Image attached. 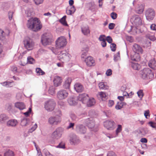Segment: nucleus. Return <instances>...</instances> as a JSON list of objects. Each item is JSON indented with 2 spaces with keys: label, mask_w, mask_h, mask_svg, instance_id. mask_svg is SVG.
Returning a JSON list of instances; mask_svg holds the SVG:
<instances>
[{
  "label": "nucleus",
  "mask_w": 156,
  "mask_h": 156,
  "mask_svg": "<svg viewBox=\"0 0 156 156\" xmlns=\"http://www.w3.org/2000/svg\"><path fill=\"white\" fill-rule=\"evenodd\" d=\"M26 25L29 29L35 32L40 30L42 27L40 21L36 17L29 18L27 20Z\"/></svg>",
  "instance_id": "nucleus-1"
},
{
  "label": "nucleus",
  "mask_w": 156,
  "mask_h": 156,
  "mask_svg": "<svg viewBox=\"0 0 156 156\" xmlns=\"http://www.w3.org/2000/svg\"><path fill=\"white\" fill-rule=\"evenodd\" d=\"M141 77L144 79H152L154 77V73L148 68H145L141 70L140 73Z\"/></svg>",
  "instance_id": "nucleus-2"
},
{
  "label": "nucleus",
  "mask_w": 156,
  "mask_h": 156,
  "mask_svg": "<svg viewBox=\"0 0 156 156\" xmlns=\"http://www.w3.org/2000/svg\"><path fill=\"white\" fill-rule=\"evenodd\" d=\"M58 114L56 113L55 116L51 117L48 119V122L50 125L52 126L57 125L61 122V112L58 111Z\"/></svg>",
  "instance_id": "nucleus-3"
},
{
  "label": "nucleus",
  "mask_w": 156,
  "mask_h": 156,
  "mask_svg": "<svg viewBox=\"0 0 156 156\" xmlns=\"http://www.w3.org/2000/svg\"><path fill=\"white\" fill-rule=\"evenodd\" d=\"M41 41L44 46L51 44L53 41L52 36L50 33H44L41 36Z\"/></svg>",
  "instance_id": "nucleus-4"
},
{
  "label": "nucleus",
  "mask_w": 156,
  "mask_h": 156,
  "mask_svg": "<svg viewBox=\"0 0 156 156\" xmlns=\"http://www.w3.org/2000/svg\"><path fill=\"white\" fill-rule=\"evenodd\" d=\"M56 47L58 48H63L67 44L66 39L63 36L59 37L55 41Z\"/></svg>",
  "instance_id": "nucleus-5"
},
{
  "label": "nucleus",
  "mask_w": 156,
  "mask_h": 156,
  "mask_svg": "<svg viewBox=\"0 0 156 156\" xmlns=\"http://www.w3.org/2000/svg\"><path fill=\"white\" fill-rule=\"evenodd\" d=\"M64 129L61 127L57 128L52 133L51 137L54 140H58L62 136Z\"/></svg>",
  "instance_id": "nucleus-6"
},
{
  "label": "nucleus",
  "mask_w": 156,
  "mask_h": 156,
  "mask_svg": "<svg viewBox=\"0 0 156 156\" xmlns=\"http://www.w3.org/2000/svg\"><path fill=\"white\" fill-rule=\"evenodd\" d=\"M24 44L25 48L29 51L32 50L34 46V42L28 37L26 38L24 41Z\"/></svg>",
  "instance_id": "nucleus-7"
},
{
  "label": "nucleus",
  "mask_w": 156,
  "mask_h": 156,
  "mask_svg": "<svg viewBox=\"0 0 156 156\" xmlns=\"http://www.w3.org/2000/svg\"><path fill=\"white\" fill-rule=\"evenodd\" d=\"M55 105V101L52 99H50L45 102L44 108L48 111L51 112L54 109Z\"/></svg>",
  "instance_id": "nucleus-8"
},
{
  "label": "nucleus",
  "mask_w": 156,
  "mask_h": 156,
  "mask_svg": "<svg viewBox=\"0 0 156 156\" xmlns=\"http://www.w3.org/2000/svg\"><path fill=\"white\" fill-rule=\"evenodd\" d=\"M145 15L146 19L151 21L153 20L155 16V12L153 9L148 8L145 11Z\"/></svg>",
  "instance_id": "nucleus-9"
},
{
  "label": "nucleus",
  "mask_w": 156,
  "mask_h": 156,
  "mask_svg": "<svg viewBox=\"0 0 156 156\" xmlns=\"http://www.w3.org/2000/svg\"><path fill=\"white\" fill-rule=\"evenodd\" d=\"M68 92L66 90L62 89L58 91L57 94V98L59 100L66 99L68 96Z\"/></svg>",
  "instance_id": "nucleus-10"
},
{
  "label": "nucleus",
  "mask_w": 156,
  "mask_h": 156,
  "mask_svg": "<svg viewBox=\"0 0 156 156\" xmlns=\"http://www.w3.org/2000/svg\"><path fill=\"white\" fill-rule=\"evenodd\" d=\"M69 54L67 53L64 52L63 51L61 52L58 54V58L59 60L64 62L67 61L69 60Z\"/></svg>",
  "instance_id": "nucleus-11"
},
{
  "label": "nucleus",
  "mask_w": 156,
  "mask_h": 156,
  "mask_svg": "<svg viewBox=\"0 0 156 156\" xmlns=\"http://www.w3.org/2000/svg\"><path fill=\"white\" fill-rule=\"evenodd\" d=\"M69 141L70 144L72 145L77 144L80 142L79 138L74 134L70 135Z\"/></svg>",
  "instance_id": "nucleus-12"
},
{
  "label": "nucleus",
  "mask_w": 156,
  "mask_h": 156,
  "mask_svg": "<svg viewBox=\"0 0 156 156\" xmlns=\"http://www.w3.org/2000/svg\"><path fill=\"white\" fill-rule=\"evenodd\" d=\"M131 21H133L134 24L136 26L141 25L142 24V21L139 16L135 15L132 16Z\"/></svg>",
  "instance_id": "nucleus-13"
},
{
  "label": "nucleus",
  "mask_w": 156,
  "mask_h": 156,
  "mask_svg": "<svg viewBox=\"0 0 156 156\" xmlns=\"http://www.w3.org/2000/svg\"><path fill=\"white\" fill-rule=\"evenodd\" d=\"M104 126L108 129H112L115 128L116 124L112 120L107 121L104 122Z\"/></svg>",
  "instance_id": "nucleus-14"
},
{
  "label": "nucleus",
  "mask_w": 156,
  "mask_h": 156,
  "mask_svg": "<svg viewBox=\"0 0 156 156\" xmlns=\"http://www.w3.org/2000/svg\"><path fill=\"white\" fill-rule=\"evenodd\" d=\"M87 129L83 125L78 124L76 126V130L80 134H84L86 132Z\"/></svg>",
  "instance_id": "nucleus-15"
},
{
  "label": "nucleus",
  "mask_w": 156,
  "mask_h": 156,
  "mask_svg": "<svg viewBox=\"0 0 156 156\" xmlns=\"http://www.w3.org/2000/svg\"><path fill=\"white\" fill-rule=\"evenodd\" d=\"M77 99L79 101H81L82 103H85L89 99V96L87 94H80Z\"/></svg>",
  "instance_id": "nucleus-16"
},
{
  "label": "nucleus",
  "mask_w": 156,
  "mask_h": 156,
  "mask_svg": "<svg viewBox=\"0 0 156 156\" xmlns=\"http://www.w3.org/2000/svg\"><path fill=\"white\" fill-rule=\"evenodd\" d=\"M85 62L87 66H91L95 65L94 60L91 56H89L86 58L85 60Z\"/></svg>",
  "instance_id": "nucleus-17"
},
{
  "label": "nucleus",
  "mask_w": 156,
  "mask_h": 156,
  "mask_svg": "<svg viewBox=\"0 0 156 156\" xmlns=\"http://www.w3.org/2000/svg\"><path fill=\"white\" fill-rule=\"evenodd\" d=\"M133 50L136 54H139L140 53H142L143 52V50L142 48L139 45L136 44L133 45Z\"/></svg>",
  "instance_id": "nucleus-18"
},
{
  "label": "nucleus",
  "mask_w": 156,
  "mask_h": 156,
  "mask_svg": "<svg viewBox=\"0 0 156 156\" xmlns=\"http://www.w3.org/2000/svg\"><path fill=\"white\" fill-rule=\"evenodd\" d=\"M9 31L8 30H6L4 31L0 29V40H4L5 37L9 35Z\"/></svg>",
  "instance_id": "nucleus-19"
},
{
  "label": "nucleus",
  "mask_w": 156,
  "mask_h": 156,
  "mask_svg": "<svg viewBox=\"0 0 156 156\" xmlns=\"http://www.w3.org/2000/svg\"><path fill=\"white\" fill-rule=\"evenodd\" d=\"M62 82V78L58 76H55L54 78L53 82L54 85L56 87H58L61 85Z\"/></svg>",
  "instance_id": "nucleus-20"
},
{
  "label": "nucleus",
  "mask_w": 156,
  "mask_h": 156,
  "mask_svg": "<svg viewBox=\"0 0 156 156\" xmlns=\"http://www.w3.org/2000/svg\"><path fill=\"white\" fill-rule=\"evenodd\" d=\"M87 124L89 128L92 129L95 126L94 121L92 118L87 119Z\"/></svg>",
  "instance_id": "nucleus-21"
},
{
  "label": "nucleus",
  "mask_w": 156,
  "mask_h": 156,
  "mask_svg": "<svg viewBox=\"0 0 156 156\" xmlns=\"http://www.w3.org/2000/svg\"><path fill=\"white\" fill-rule=\"evenodd\" d=\"M74 88L77 92H81L83 90V87L82 85L79 83H76L74 85Z\"/></svg>",
  "instance_id": "nucleus-22"
},
{
  "label": "nucleus",
  "mask_w": 156,
  "mask_h": 156,
  "mask_svg": "<svg viewBox=\"0 0 156 156\" xmlns=\"http://www.w3.org/2000/svg\"><path fill=\"white\" fill-rule=\"evenodd\" d=\"M18 124V122L15 119H10L7 122V125L8 126L14 127Z\"/></svg>",
  "instance_id": "nucleus-23"
},
{
  "label": "nucleus",
  "mask_w": 156,
  "mask_h": 156,
  "mask_svg": "<svg viewBox=\"0 0 156 156\" xmlns=\"http://www.w3.org/2000/svg\"><path fill=\"white\" fill-rule=\"evenodd\" d=\"M15 106L20 110H22L25 108V105L22 102H17L15 103Z\"/></svg>",
  "instance_id": "nucleus-24"
},
{
  "label": "nucleus",
  "mask_w": 156,
  "mask_h": 156,
  "mask_svg": "<svg viewBox=\"0 0 156 156\" xmlns=\"http://www.w3.org/2000/svg\"><path fill=\"white\" fill-rule=\"evenodd\" d=\"M71 81L72 79L71 78H68L67 79L63 85L64 87L66 89H69Z\"/></svg>",
  "instance_id": "nucleus-25"
},
{
  "label": "nucleus",
  "mask_w": 156,
  "mask_h": 156,
  "mask_svg": "<svg viewBox=\"0 0 156 156\" xmlns=\"http://www.w3.org/2000/svg\"><path fill=\"white\" fill-rule=\"evenodd\" d=\"M149 67L153 69H155L156 68V61L154 59H151L148 62Z\"/></svg>",
  "instance_id": "nucleus-26"
},
{
  "label": "nucleus",
  "mask_w": 156,
  "mask_h": 156,
  "mask_svg": "<svg viewBox=\"0 0 156 156\" xmlns=\"http://www.w3.org/2000/svg\"><path fill=\"white\" fill-rule=\"evenodd\" d=\"M77 99L76 97H71L69 98L68 100V101L70 105H75L77 103L76 100Z\"/></svg>",
  "instance_id": "nucleus-27"
},
{
  "label": "nucleus",
  "mask_w": 156,
  "mask_h": 156,
  "mask_svg": "<svg viewBox=\"0 0 156 156\" xmlns=\"http://www.w3.org/2000/svg\"><path fill=\"white\" fill-rule=\"evenodd\" d=\"M30 120L24 117L21 119L20 124L23 126H27Z\"/></svg>",
  "instance_id": "nucleus-28"
},
{
  "label": "nucleus",
  "mask_w": 156,
  "mask_h": 156,
  "mask_svg": "<svg viewBox=\"0 0 156 156\" xmlns=\"http://www.w3.org/2000/svg\"><path fill=\"white\" fill-rule=\"evenodd\" d=\"M8 119V116L5 114H2L0 115V122L1 123H4Z\"/></svg>",
  "instance_id": "nucleus-29"
},
{
  "label": "nucleus",
  "mask_w": 156,
  "mask_h": 156,
  "mask_svg": "<svg viewBox=\"0 0 156 156\" xmlns=\"http://www.w3.org/2000/svg\"><path fill=\"white\" fill-rule=\"evenodd\" d=\"M144 6L142 4L138 5V7L136 8V12L138 14L142 13L144 10Z\"/></svg>",
  "instance_id": "nucleus-30"
},
{
  "label": "nucleus",
  "mask_w": 156,
  "mask_h": 156,
  "mask_svg": "<svg viewBox=\"0 0 156 156\" xmlns=\"http://www.w3.org/2000/svg\"><path fill=\"white\" fill-rule=\"evenodd\" d=\"M82 33L85 35H87L90 33V31L89 27L86 26L81 28Z\"/></svg>",
  "instance_id": "nucleus-31"
},
{
  "label": "nucleus",
  "mask_w": 156,
  "mask_h": 156,
  "mask_svg": "<svg viewBox=\"0 0 156 156\" xmlns=\"http://www.w3.org/2000/svg\"><path fill=\"white\" fill-rule=\"evenodd\" d=\"M75 10L76 9L74 6H70L68 8V9L67 10L66 13L68 15H71L75 12Z\"/></svg>",
  "instance_id": "nucleus-32"
},
{
  "label": "nucleus",
  "mask_w": 156,
  "mask_h": 156,
  "mask_svg": "<svg viewBox=\"0 0 156 156\" xmlns=\"http://www.w3.org/2000/svg\"><path fill=\"white\" fill-rule=\"evenodd\" d=\"M88 6L89 9L92 11H94L95 10L96 6L94 2H91L89 3Z\"/></svg>",
  "instance_id": "nucleus-33"
},
{
  "label": "nucleus",
  "mask_w": 156,
  "mask_h": 156,
  "mask_svg": "<svg viewBox=\"0 0 156 156\" xmlns=\"http://www.w3.org/2000/svg\"><path fill=\"white\" fill-rule=\"evenodd\" d=\"M98 86L101 89L106 90L108 88V87L106 85V83L103 82H101L99 83L98 84Z\"/></svg>",
  "instance_id": "nucleus-34"
},
{
  "label": "nucleus",
  "mask_w": 156,
  "mask_h": 156,
  "mask_svg": "<svg viewBox=\"0 0 156 156\" xmlns=\"http://www.w3.org/2000/svg\"><path fill=\"white\" fill-rule=\"evenodd\" d=\"M95 103V100L94 98H92L89 99L87 102V105L88 106L91 107L94 105Z\"/></svg>",
  "instance_id": "nucleus-35"
},
{
  "label": "nucleus",
  "mask_w": 156,
  "mask_h": 156,
  "mask_svg": "<svg viewBox=\"0 0 156 156\" xmlns=\"http://www.w3.org/2000/svg\"><path fill=\"white\" fill-rule=\"evenodd\" d=\"M140 58L139 54L135 53L133 57H131V59L133 61L138 62L140 61Z\"/></svg>",
  "instance_id": "nucleus-36"
},
{
  "label": "nucleus",
  "mask_w": 156,
  "mask_h": 156,
  "mask_svg": "<svg viewBox=\"0 0 156 156\" xmlns=\"http://www.w3.org/2000/svg\"><path fill=\"white\" fill-rule=\"evenodd\" d=\"M3 156H13V153L10 150H7L4 153Z\"/></svg>",
  "instance_id": "nucleus-37"
},
{
  "label": "nucleus",
  "mask_w": 156,
  "mask_h": 156,
  "mask_svg": "<svg viewBox=\"0 0 156 156\" xmlns=\"http://www.w3.org/2000/svg\"><path fill=\"white\" fill-rule=\"evenodd\" d=\"M1 84L3 86L6 87H11L13 86L12 82L8 81H6L3 83H2Z\"/></svg>",
  "instance_id": "nucleus-38"
},
{
  "label": "nucleus",
  "mask_w": 156,
  "mask_h": 156,
  "mask_svg": "<svg viewBox=\"0 0 156 156\" xmlns=\"http://www.w3.org/2000/svg\"><path fill=\"white\" fill-rule=\"evenodd\" d=\"M36 72L38 75H42L45 73L40 68H37L36 69Z\"/></svg>",
  "instance_id": "nucleus-39"
},
{
  "label": "nucleus",
  "mask_w": 156,
  "mask_h": 156,
  "mask_svg": "<svg viewBox=\"0 0 156 156\" xmlns=\"http://www.w3.org/2000/svg\"><path fill=\"white\" fill-rule=\"evenodd\" d=\"M123 105V102L122 101L118 102L115 106V108L117 110L121 109Z\"/></svg>",
  "instance_id": "nucleus-40"
},
{
  "label": "nucleus",
  "mask_w": 156,
  "mask_h": 156,
  "mask_svg": "<svg viewBox=\"0 0 156 156\" xmlns=\"http://www.w3.org/2000/svg\"><path fill=\"white\" fill-rule=\"evenodd\" d=\"M146 37L151 41H154L155 39V37L154 34H152L148 33L146 35Z\"/></svg>",
  "instance_id": "nucleus-41"
},
{
  "label": "nucleus",
  "mask_w": 156,
  "mask_h": 156,
  "mask_svg": "<svg viewBox=\"0 0 156 156\" xmlns=\"http://www.w3.org/2000/svg\"><path fill=\"white\" fill-rule=\"evenodd\" d=\"M131 67L135 70H139L140 68V65L136 63H132L131 64Z\"/></svg>",
  "instance_id": "nucleus-42"
},
{
  "label": "nucleus",
  "mask_w": 156,
  "mask_h": 156,
  "mask_svg": "<svg viewBox=\"0 0 156 156\" xmlns=\"http://www.w3.org/2000/svg\"><path fill=\"white\" fill-rule=\"evenodd\" d=\"M35 63L34 59L31 56H28L27 58V63L29 64H33Z\"/></svg>",
  "instance_id": "nucleus-43"
},
{
  "label": "nucleus",
  "mask_w": 156,
  "mask_h": 156,
  "mask_svg": "<svg viewBox=\"0 0 156 156\" xmlns=\"http://www.w3.org/2000/svg\"><path fill=\"white\" fill-rule=\"evenodd\" d=\"M66 16H63L60 20V22L63 25L65 26H68V24L66 21Z\"/></svg>",
  "instance_id": "nucleus-44"
},
{
  "label": "nucleus",
  "mask_w": 156,
  "mask_h": 156,
  "mask_svg": "<svg viewBox=\"0 0 156 156\" xmlns=\"http://www.w3.org/2000/svg\"><path fill=\"white\" fill-rule=\"evenodd\" d=\"M98 95L99 96V97L102 99H105L106 97V95L105 93L104 92H98Z\"/></svg>",
  "instance_id": "nucleus-45"
},
{
  "label": "nucleus",
  "mask_w": 156,
  "mask_h": 156,
  "mask_svg": "<svg viewBox=\"0 0 156 156\" xmlns=\"http://www.w3.org/2000/svg\"><path fill=\"white\" fill-rule=\"evenodd\" d=\"M88 51V48H86L85 50H82V54L81 55V57L82 58H85L87 55V52Z\"/></svg>",
  "instance_id": "nucleus-46"
},
{
  "label": "nucleus",
  "mask_w": 156,
  "mask_h": 156,
  "mask_svg": "<svg viewBox=\"0 0 156 156\" xmlns=\"http://www.w3.org/2000/svg\"><path fill=\"white\" fill-rule=\"evenodd\" d=\"M69 115L70 117L73 121H74L76 120L77 119V117L74 113L70 112V113Z\"/></svg>",
  "instance_id": "nucleus-47"
},
{
  "label": "nucleus",
  "mask_w": 156,
  "mask_h": 156,
  "mask_svg": "<svg viewBox=\"0 0 156 156\" xmlns=\"http://www.w3.org/2000/svg\"><path fill=\"white\" fill-rule=\"evenodd\" d=\"M48 92L49 94L51 95H53L55 94V89L53 87H49Z\"/></svg>",
  "instance_id": "nucleus-48"
},
{
  "label": "nucleus",
  "mask_w": 156,
  "mask_h": 156,
  "mask_svg": "<svg viewBox=\"0 0 156 156\" xmlns=\"http://www.w3.org/2000/svg\"><path fill=\"white\" fill-rule=\"evenodd\" d=\"M137 94L138 96L140 98H142L144 96L143 91L142 90H140L137 91Z\"/></svg>",
  "instance_id": "nucleus-49"
},
{
  "label": "nucleus",
  "mask_w": 156,
  "mask_h": 156,
  "mask_svg": "<svg viewBox=\"0 0 156 156\" xmlns=\"http://www.w3.org/2000/svg\"><path fill=\"white\" fill-rule=\"evenodd\" d=\"M37 127V124L35 123L34 125L32 126L29 130V132L30 133H32L34 131Z\"/></svg>",
  "instance_id": "nucleus-50"
},
{
  "label": "nucleus",
  "mask_w": 156,
  "mask_h": 156,
  "mask_svg": "<svg viewBox=\"0 0 156 156\" xmlns=\"http://www.w3.org/2000/svg\"><path fill=\"white\" fill-rule=\"evenodd\" d=\"M110 48L111 50L113 51H114L116 49V45L115 43H112L110 45Z\"/></svg>",
  "instance_id": "nucleus-51"
},
{
  "label": "nucleus",
  "mask_w": 156,
  "mask_h": 156,
  "mask_svg": "<svg viewBox=\"0 0 156 156\" xmlns=\"http://www.w3.org/2000/svg\"><path fill=\"white\" fill-rule=\"evenodd\" d=\"M57 147L61 148H65V144L63 142H61L57 146Z\"/></svg>",
  "instance_id": "nucleus-52"
},
{
  "label": "nucleus",
  "mask_w": 156,
  "mask_h": 156,
  "mask_svg": "<svg viewBox=\"0 0 156 156\" xmlns=\"http://www.w3.org/2000/svg\"><path fill=\"white\" fill-rule=\"evenodd\" d=\"M122 130V126L121 125H118V127L116 130V133L117 134L119 133Z\"/></svg>",
  "instance_id": "nucleus-53"
},
{
  "label": "nucleus",
  "mask_w": 156,
  "mask_h": 156,
  "mask_svg": "<svg viewBox=\"0 0 156 156\" xmlns=\"http://www.w3.org/2000/svg\"><path fill=\"white\" fill-rule=\"evenodd\" d=\"M111 16L113 19L115 20L117 18V15L116 13L112 12L111 14Z\"/></svg>",
  "instance_id": "nucleus-54"
},
{
  "label": "nucleus",
  "mask_w": 156,
  "mask_h": 156,
  "mask_svg": "<svg viewBox=\"0 0 156 156\" xmlns=\"http://www.w3.org/2000/svg\"><path fill=\"white\" fill-rule=\"evenodd\" d=\"M106 41H107L109 43H111L112 42V37L110 36H107L106 38Z\"/></svg>",
  "instance_id": "nucleus-55"
},
{
  "label": "nucleus",
  "mask_w": 156,
  "mask_h": 156,
  "mask_svg": "<svg viewBox=\"0 0 156 156\" xmlns=\"http://www.w3.org/2000/svg\"><path fill=\"white\" fill-rule=\"evenodd\" d=\"M105 37L104 35H101L99 37V40L101 41H106V39L105 38Z\"/></svg>",
  "instance_id": "nucleus-56"
},
{
  "label": "nucleus",
  "mask_w": 156,
  "mask_h": 156,
  "mask_svg": "<svg viewBox=\"0 0 156 156\" xmlns=\"http://www.w3.org/2000/svg\"><path fill=\"white\" fill-rule=\"evenodd\" d=\"M144 115L145 118L147 119L148 118L147 116H148L149 117L150 116L149 110H147L144 111Z\"/></svg>",
  "instance_id": "nucleus-57"
},
{
  "label": "nucleus",
  "mask_w": 156,
  "mask_h": 156,
  "mask_svg": "<svg viewBox=\"0 0 156 156\" xmlns=\"http://www.w3.org/2000/svg\"><path fill=\"white\" fill-rule=\"evenodd\" d=\"M13 14V12L12 11H9L8 12V16L10 20L12 19V15Z\"/></svg>",
  "instance_id": "nucleus-58"
},
{
  "label": "nucleus",
  "mask_w": 156,
  "mask_h": 156,
  "mask_svg": "<svg viewBox=\"0 0 156 156\" xmlns=\"http://www.w3.org/2000/svg\"><path fill=\"white\" fill-rule=\"evenodd\" d=\"M74 126V123L70 122L69 123V125L67 127V128L68 129L72 128V129H73Z\"/></svg>",
  "instance_id": "nucleus-59"
},
{
  "label": "nucleus",
  "mask_w": 156,
  "mask_h": 156,
  "mask_svg": "<svg viewBox=\"0 0 156 156\" xmlns=\"http://www.w3.org/2000/svg\"><path fill=\"white\" fill-rule=\"evenodd\" d=\"M35 147L36 149V150L37 151V154L38 156H42V154L41 152L40 149L39 148H38L37 147H36L35 146Z\"/></svg>",
  "instance_id": "nucleus-60"
},
{
  "label": "nucleus",
  "mask_w": 156,
  "mask_h": 156,
  "mask_svg": "<svg viewBox=\"0 0 156 156\" xmlns=\"http://www.w3.org/2000/svg\"><path fill=\"white\" fill-rule=\"evenodd\" d=\"M114 104V101L112 100L109 101L108 103V105L109 107H112Z\"/></svg>",
  "instance_id": "nucleus-61"
},
{
  "label": "nucleus",
  "mask_w": 156,
  "mask_h": 156,
  "mask_svg": "<svg viewBox=\"0 0 156 156\" xmlns=\"http://www.w3.org/2000/svg\"><path fill=\"white\" fill-rule=\"evenodd\" d=\"M11 70L14 73H16L18 72L17 67L15 66H13L12 67Z\"/></svg>",
  "instance_id": "nucleus-62"
},
{
  "label": "nucleus",
  "mask_w": 156,
  "mask_h": 156,
  "mask_svg": "<svg viewBox=\"0 0 156 156\" xmlns=\"http://www.w3.org/2000/svg\"><path fill=\"white\" fill-rule=\"evenodd\" d=\"M106 74L108 76L111 75L112 74V70L110 69H108L106 72Z\"/></svg>",
  "instance_id": "nucleus-63"
},
{
  "label": "nucleus",
  "mask_w": 156,
  "mask_h": 156,
  "mask_svg": "<svg viewBox=\"0 0 156 156\" xmlns=\"http://www.w3.org/2000/svg\"><path fill=\"white\" fill-rule=\"evenodd\" d=\"M107 156H116L115 153L112 151L109 152L107 155Z\"/></svg>",
  "instance_id": "nucleus-64"
}]
</instances>
